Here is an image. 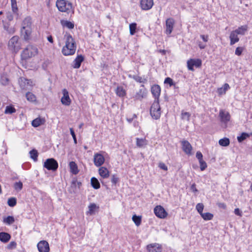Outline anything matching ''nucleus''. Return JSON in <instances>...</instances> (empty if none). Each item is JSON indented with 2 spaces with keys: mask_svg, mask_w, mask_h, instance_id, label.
<instances>
[{
  "mask_svg": "<svg viewBox=\"0 0 252 252\" xmlns=\"http://www.w3.org/2000/svg\"><path fill=\"white\" fill-rule=\"evenodd\" d=\"M65 40V45L63 47L62 52L64 56H70L74 54L76 51V43L72 36L66 33L64 36Z\"/></svg>",
  "mask_w": 252,
  "mask_h": 252,
  "instance_id": "nucleus-1",
  "label": "nucleus"
},
{
  "mask_svg": "<svg viewBox=\"0 0 252 252\" xmlns=\"http://www.w3.org/2000/svg\"><path fill=\"white\" fill-rule=\"evenodd\" d=\"M21 31L24 39L29 40L32 32V22L31 17H27L24 19L22 24Z\"/></svg>",
  "mask_w": 252,
  "mask_h": 252,
  "instance_id": "nucleus-2",
  "label": "nucleus"
},
{
  "mask_svg": "<svg viewBox=\"0 0 252 252\" xmlns=\"http://www.w3.org/2000/svg\"><path fill=\"white\" fill-rule=\"evenodd\" d=\"M37 53L38 49L36 47L29 45L23 51L21 57L23 60H27L36 55Z\"/></svg>",
  "mask_w": 252,
  "mask_h": 252,
  "instance_id": "nucleus-3",
  "label": "nucleus"
},
{
  "mask_svg": "<svg viewBox=\"0 0 252 252\" xmlns=\"http://www.w3.org/2000/svg\"><path fill=\"white\" fill-rule=\"evenodd\" d=\"M160 107L159 104V100H155L150 109V114L152 118L157 120L160 116Z\"/></svg>",
  "mask_w": 252,
  "mask_h": 252,
  "instance_id": "nucleus-4",
  "label": "nucleus"
},
{
  "mask_svg": "<svg viewBox=\"0 0 252 252\" xmlns=\"http://www.w3.org/2000/svg\"><path fill=\"white\" fill-rule=\"evenodd\" d=\"M8 46L9 50L17 52L21 47V44L19 41V37L13 36L8 41Z\"/></svg>",
  "mask_w": 252,
  "mask_h": 252,
  "instance_id": "nucleus-5",
  "label": "nucleus"
},
{
  "mask_svg": "<svg viewBox=\"0 0 252 252\" xmlns=\"http://www.w3.org/2000/svg\"><path fill=\"white\" fill-rule=\"evenodd\" d=\"M56 6L58 9L62 12L69 13L72 10V4L67 2L64 0H58L56 2Z\"/></svg>",
  "mask_w": 252,
  "mask_h": 252,
  "instance_id": "nucleus-6",
  "label": "nucleus"
},
{
  "mask_svg": "<svg viewBox=\"0 0 252 252\" xmlns=\"http://www.w3.org/2000/svg\"><path fill=\"white\" fill-rule=\"evenodd\" d=\"M44 167L49 170L55 171L58 167V163L55 159L48 158L44 162Z\"/></svg>",
  "mask_w": 252,
  "mask_h": 252,
  "instance_id": "nucleus-7",
  "label": "nucleus"
},
{
  "mask_svg": "<svg viewBox=\"0 0 252 252\" xmlns=\"http://www.w3.org/2000/svg\"><path fill=\"white\" fill-rule=\"evenodd\" d=\"M154 211L155 215L160 219H164L168 215L163 207L160 205L155 207Z\"/></svg>",
  "mask_w": 252,
  "mask_h": 252,
  "instance_id": "nucleus-8",
  "label": "nucleus"
},
{
  "mask_svg": "<svg viewBox=\"0 0 252 252\" xmlns=\"http://www.w3.org/2000/svg\"><path fill=\"white\" fill-rule=\"evenodd\" d=\"M19 83L21 88L23 90H30L32 86V82L25 78H21Z\"/></svg>",
  "mask_w": 252,
  "mask_h": 252,
  "instance_id": "nucleus-9",
  "label": "nucleus"
},
{
  "mask_svg": "<svg viewBox=\"0 0 252 252\" xmlns=\"http://www.w3.org/2000/svg\"><path fill=\"white\" fill-rule=\"evenodd\" d=\"M104 156L100 153H95L94 156V163L96 167L101 166L104 162Z\"/></svg>",
  "mask_w": 252,
  "mask_h": 252,
  "instance_id": "nucleus-10",
  "label": "nucleus"
},
{
  "mask_svg": "<svg viewBox=\"0 0 252 252\" xmlns=\"http://www.w3.org/2000/svg\"><path fill=\"white\" fill-rule=\"evenodd\" d=\"M148 252H161L162 246L158 243L150 244L147 246Z\"/></svg>",
  "mask_w": 252,
  "mask_h": 252,
  "instance_id": "nucleus-11",
  "label": "nucleus"
},
{
  "mask_svg": "<svg viewBox=\"0 0 252 252\" xmlns=\"http://www.w3.org/2000/svg\"><path fill=\"white\" fill-rule=\"evenodd\" d=\"M174 24V20L172 18H168L166 20L165 33L167 35H169L171 33L173 29Z\"/></svg>",
  "mask_w": 252,
  "mask_h": 252,
  "instance_id": "nucleus-12",
  "label": "nucleus"
},
{
  "mask_svg": "<svg viewBox=\"0 0 252 252\" xmlns=\"http://www.w3.org/2000/svg\"><path fill=\"white\" fill-rule=\"evenodd\" d=\"M37 248L39 252H49V244L46 241H41L37 244Z\"/></svg>",
  "mask_w": 252,
  "mask_h": 252,
  "instance_id": "nucleus-13",
  "label": "nucleus"
},
{
  "mask_svg": "<svg viewBox=\"0 0 252 252\" xmlns=\"http://www.w3.org/2000/svg\"><path fill=\"white\" fill-rule=\"evenodd\" d=\"M63 96L61 98V102L63 105L68 106L71 103V99L69 98L68 91L66 89L63 90Z\"/></svg>",
  "mask_w": 252,
  "mask_h": 252,
  "instance_id": "nucleus-14",
  "label": "nucleus"
},
{
  "mask_svg": "<svg viewBox=\"0 0 252 252\" xmlns=\"http://www.w3.org/2000/svg\"><path fill=\"white\" fill-rule=\"evenodd\" d=\"M181 144L183 151L187 155H191L192 148L190 144L187 140L182 141Z\"/></svg>",
  "mask_w": 252,
  "mask_h": 252,
  "instance_id": "nucleus-15",
  "label": "nucleus"
},
{
  "mask_svg": "<svg viewBox=\"0 0 252 252\" xmlns=\"http://www.w3.org/2000/svg\"><path fill=\"white\" fill-rule=\"evenodd\" d=\"M153 0H141L140 5L141 8L143 10H149L151 9L153 5Z\"/></svg>",
  "mask_w": 252,
  "mask_h": 252,
  "instance_id": "nucleus-16",
  "label": "nucleus"
},
{
  "mask_svg": "<svg viewBox=\"0 0 252 252\" xmlns=\"http://www.w3.org/2000/svg\"><path fill=\"white\" fill-rule=\"evenodd\" d=\"M219 116L222 122L226 123L230 120V116L229 113L225 110H220L219 113Z\"/></svg>",
  "mask_w": 252,
  "mask_h": 252,
  "instance_id": "nucleus-17",
  "label": "nucleus"
},
{
  "mask_svg": "<svg viewBox=\"0 0 252 252\" xmlns=\"http://www.w3.org/2000/svg\"><path fill=\"white\" fill-rule=\"evenodd\" d=\"M151 92L155 98V100L158 99L160 94V87L158 85H155L151 88Z\"/></svg>",
  "mask_w": 252,
  "mask_h": 252,
  "instance_id": "nucleus-18",
  "label": "nucleus"
},
{
  "mask_svg": "<svg viewBox=\"0 0 252 252\" xmlns=\"http://www.w3.org/2000/svg\"><path fill=\"white\" fill-rule=\"evenodd\" d=\"M146 94V90L144 88L140 89L133 96L134 99L141 100L145 96Z\"/></svg>",
  "mask_w": 252,
  "mask_h": 252,
  "instance_id": "nucleus-19",
  "label": "nucleus"
},
{
  "mask_svg": "<svg viewBox=\"0 0 252 252\" xmlns=\"http://www.w3.org/2000/svg\"><path fill=\"white\" fill-rule=\"evenodd\" d=\"M238 34L234 30L231 32L229 36L231 45L234 44L235 43L238 42L239 40V38L238 36Z\"/></svg>",
  "mask_w": 252,
  "mask_h": 252,
  "instance_id": "nucleus-20",
  "label": "nucleus"
},
{
  "mask_svg": "<svg viewBox=\"0 0 252 252\" xmlns=\"http://www.w3.org/2000/svg\"><path fill=\"white\" fill-rule=\"evenodd\" d=\"M98 208L99 207L97 206L95 204L91 203L88 206L89 210L87 212L86 214L87 215H93Z\"/></svg>",
  "mask_w": 252,
  "mask_h": 252,
  "instance_id": "nucleus-21",
  "label": "nucleus"
},
{
  "mask_svg": "<svg viewBox=\"0 0 252 252\" xmlns=\"http://www.w3.org/2000/svg\"><path fill=\"white\" fill-rule=\"evenodd\" d=\"M100 176L103 178H107L109 176V172L107 168L100 167L98 169Z\"/></svg>",
  "mask_w": 252,
  "mask_h": 252,
  "instance_id": "nucleus-22",
  "label": "nucleus"
},
{
  "mask_svg": "<svg viewBox=\"0 0 252 252\" xmlns=\"http://www.w3.org/2000/svg\"><path fill=\"white\" fill-rule=\"evenodd\" d=\"M84 61V57L82 55H79L74 60L73 62V67L74 68H78L80 67L81 63Z\"/></svg>",
  "mask_w": 252,
  "mask_h": 252,
  "instance_id": "nucleus-23",
  "label": "nucleus"
},
{
  "mask_svg": "<svg viewBox=\"0 0 252 252\" xmlns=\"http://www.w3.org/2000/svg\"><path fill=\"white\" fill-rule=\"evenodd\" d=\"M45 120L44 118L38 117L32 121V125L33 127H37L45 123Z\"/></svg>",
  "mask_w": 252,
  "mask_h": 252,
  "instance_id": "nucleus-24",
  "label": "nucleus"
},
{
  "mask_svg": "<svg viewBox=\"0 0 252 252\" xmlns=\"http://www.w3.org/2000/svg\"><path fill=\"white\" fill-rule=\"evenodd\" d=\"M11 238L9 234L6 232H0V241L3 243H7Z\"/></svg>",
  "mask_w": 252,
  "mask_h": 252,
  "instance_id": "nucleus-25",
  "label": "nucleus"
},
{
  "mask_svg": "<svg viewBox=\"0 0 252 252\" xmlns=\"http://www.w3.org/2000/svg\"><path fill=\"white\" fill-rule=\"evenodd\" d=\"M136 145L139 148H144L148 144V141L145 138H137Z\"/></svg>",
  "mask_w": 252,
  "mask_h": 252,
  "instance_id": "nucleus-26",
  "label": "nucleus"
},
{
  "mask_svg": "<svg viewBox=\"0 0 252 252\" xmlns=\"http://www.w3.org/2000/svg\"><path fill=\"white\" fill-rule=\"evenodd\" d=\"M69 168L70 170V172L72 173L73 174H77L79 172V170L78 169V166L77 164L74 161H71L69 162Z\"/></svg>",
  "mask_w": 252,
  "mask_h": 252,
  "instance_id": "nucleus-27",
  "label": "nucleus"
},
{
  "mask_svg": "<svg viewBox=\"0 0 252 252\" xmlns=\"http://www.w3.org/2000/svg\"><path fill=\"white\" fill-rule=\"evenodd\" d=\"M61 24L63 27H66L69 29H72L74 27L73 23L67 20H61Z\"/></svg>",
  "mask_w": 252,
  "mask_h": 252,
  "instance_id": "nucleus-28",
  "label": "nucleus"
},
{
  "mask_svg": "<svg viewBox=\"0 0 252 252\" xmlns=\"http://www.w3.org/2000/svg\"><path fill=\"white\" fill-rule=\"evenodd\" d=\"M248 29V27L247 25H243L239 27L237 29L235 30V31L238 34L243 35L247 32Z\"/></svg>",
  "mask_w": 252,
  "mask_h": 252,
  "instance_id": "nucleus-29",
  "label": "nucleus"
},
{
  "mask_svg": "<svg viewBox=\"0 0 252 252\" xmlns=\"http://www.w3.org/2000/svg\"><path fill=\"white\" fill-rule=\"evenodd\" d=\"M15 219L12 216H8L3 218V222L7 225H11L14 223Z\"/></svg>",
  "mask_w": 252,
  "mask_h": 252,
  "instance_id": "nucleus-30",
  "label": "nucleus"
},
{
  "mask_svg": "<svg viewBox=\"0 0 252 252\" xmlns=\"http://www.w3.org/2000/svg\"><path fill=\"white\" fill-rule=\"evenodd\" d=\"M91 185L95 189H98L100 188V184L98 180L95 177H92L91 180Z\"/></svg>",
  "mask_w": 252,
  "mask_h": 252,
  "instance_id": "nucleus-31",
  "label": "nucleus"
},
{
  "mask_svg": "<svg viewBox=\"0 0 252 252\" xmlns=\"http://www.w3.org/2000/svg\"><path fill=\"white\" fill-rule=\"evenodd\" d=\"M26 97L27 98V99L28 101H31V102H34L36 101V96L35 95L33 94L31 92H28L26 94Z\"/></svg>",
  "mask_w": 252,
  "mask_h": 252,
  "instance_id": "nucleus-32",
  "label": "nucleus"
},
{
  "mask_svg": "<svg viewBox=\"0 0 252 252\" xmlns=\"http://www.w3.org/2000/svg\"><path fill=\"white\" fill-rule=\"evenodd\" d=\"M116 93L118 96L120 97H123L126 94V92L122 87H117L116 90Z\"/></svg>",
  "mask_w": 252,
  "mask_h": 252,
  "instance_id": "nucleus-33",
  "label": "nucleus"
},
{
  "mask_svg": "<svg viewBox=\"0 0 252 252\" xmlns=\"http://www.w3.org/2000/svg\"><path fill=\"white\" fill-rule=\"evenodd\" d=\"M219 143L221 146H227L229 145L230 141L227 138H223L219 140Z\"/></svg>",
  "mask_w": 252,
  "mask_h": 252,
  "instance_id": "nucleus-34",
  "label": "nucleus"
},
{
  "mask_svg": "<svg viewBox=\"0 0 252 252\" xmlns=\"http://www.w3.org/2000/svg\"><path fill=\"white\" fill-rule=\"evenodd\" d=\"M201 216L204 220H211L213 218V215L210 213H203L201 215Z\"/></svg>",
  "mask_w": 252,
  "mask_h": 252,
  "instance_id": "nucleus-35",
  "label": "nucleus"
},
{
  "mask_svg": "<svg viewBox=\"0 0 252 252\" xmlns=\"http://www.w3.org/2000/svg\"><path fill=\"white\" fill-rule=\"evenodd\" d=\"M132 220L136 226H138L141 224V217L140 216H137L136 215H134L132 216Z\"/></svg>",
  "mask_w": 252,
  "mask_h": 252,
  "instance_id": "nucleus-36",
  "label": "nucleus"
},
{
  "mask_svg": "<svg viewBox=\"0 0 252 252\" xmlns=\"http://www.w3.org/2000/svg\"><path fill=\"white\" fill-rule=\"evenodd\" d=\"M30 157L34 161L37 160L38 153L36 150H32L30 152Z\"/></svg>",
  "mask_w": 252,
  "mask_h": 252,
  "instance_id": "nucleus-37",
  "label": "nucleus"
},
{
  "mask_svg": "<svg viewBox=\"0 0 252 252\" xmlns=\"http://www.w3.org/2000/svg\"><path fill=\"white\" fill-rule=\"evenodd\" d=\"M17 200L15 197H11L8 199L7 204L10 207H14L16 205Z\"/></svg>",
  "mask_w": 252,
  "mask_h": 252,
  "instance_id": "nucleus-38",
  "label": "nucleus"
},
{
  "mask_svg": "<svg viewBox=\"0 0 252 252\" xmlns=\"http://www.w3.org/2000/svg\"><path fill=\"white\" fill-rule=\"evenodd\" d=\"M137 24L135 23H131L129 25V32L131 35H133L135 33Z\"/></svg>",
  "mask_w": 252,
  "mask_h": 252,
  "instance_id": "nucleus-39",
  "label": "nucleus"
},
{
  "mask_svg": "<svg viewBox=\"0 0 252 252\" xmlns=\"http://www.w3.org/2000/svg\"><path fill=\"white\" fill-rule=\"evenodd\" d=\"M249 137V134L248 133L243 132L241 134L240 136L237 137V140L239 142H242L243 140H244Z\"/></svg>",
  "mask_w": 252,
  "mask_h": 252,
  "instance_id": "nucleus-40",
  "label": "nucleus"
},
{
  "mask_svg": "<svg viewBox=\"0 0 252 252\" xmlns=\"http://www.w3.org/2000/svg\"><path fill=\"white\" fill-rule=\"evenodd\" d=\"M14 188L16 190L20 191L23 189V183L21 181L16 182L14 184Z\"/></svg>",
  "mask_w": 252,
  "mask_h": 252,
  "instance_id": "nucleus-41",
  "label": "nucleus"
},
{
  "mask_svg": "<svg viewBox=\"0 0 252 252\" xmlns=\"http://www.w3.org/2000/svg\"><path fill=\"white\" fill-rule=\"evenodd\" d=\"M15 109L11 106H7L6 107L4 113L5 114H12L15 112Z\"/></svg>",
  "mask_w": 252,
  "mask_h": 252,
  "instance_id": "nucleus-42",
  "label": "nucleus"
},
{
  "mask_svg": "<svg viewBox=\"0 0 252 252\" xmlns=\"http://www.w3.org/2000/svg\"><path fill=\"white\" fill-rule=\"evenodd\" d=\"M196 209L198 212L201 215L203 213V210L204 209V205L202 203H198L196 206Z\"/></svg>",
  "mask_w": 252,
  "mask_h": 252,
  "instance_id": "nucleus-43",
  "label": "nucleus"
},
{
  "mask_svg": "<svg viewBox=\"0 0 252 252\" xmlns=\"http://www.w3.org/2000/svg\"><path fill=\"white\" fill-rule=\"evenodd\" d=\"M190 115L188 112H182L181 114V118L183 120L189 121V120Z\"/></svg>",
  "mask_w": 252,
  "mask_h": 252,
  "instance_id": "nucleus-44",
  "label": "nucleus"
},
{
  "mask_svg": "<svg viewBox=\"0 0 252 252\" xmlns=\"http://www.w3.org/2000/svg\"><path fill=\"white\" fill-rule=\"evenodd\" d=\"M200 168L201 171L204 170L207 167V163L203 159L199 161Z\"/></svg>",
  "mask_w": 252,
  "mask_h": 252,
  "instance_id": "nucleus-45",
  "label": "nucleus"
},
{
  "mask_svg": "<svg viewBox=\"0 0 252 252\" xmlns=\"http://www.w3.org/2000/svg\"><path fill=\"white\" fill-rule=\"evenodd\" d=\"M164 84H169L170 87L175 85V83L173 82V80L169 77L166 78L164 80Z\"/></svg>",
  "mask_w": 252,
  "mask_h": 252,
  "instance_id": "nucleus-46",
  "label": "nucleus"
},
{
  "mask_svg": "<svg viewBox=\"0 0 252 252\" xmlns=\"http://www.w3.org/2000/svg\"><path fill=\"white\" fill-rule=\"evenodd\" d=\"M187 66L189 70L193 71L194 70L193 69V63L192 61V59H190L187 62Z\"/></svg>",
  "mask_w": 252,
  "mask_h": 252,
  "instance_id": "nucleus-47",
  "label": "nucleus"
},
{
  "mask_svg": "<svg viewBox=\"0 0 252 252\" xmlns=\"http://www.w3.org/2000/svg\"><path fill=\"white\" fill-rule=\"evenodd\" d=\"M17 244L14 241H11L9 243V244L7 245V248L9 250H12L16 248Z\"/></svg>",
  "mask_w": 252,
  "mask_h": 252,
  "instance_id": "nucleus-48",
  "label": "nucleus"
},
{
  "mask_svg": "<svg viewBox=\"0 0 252 252\" xmlns=\"http://www.w3.org/2000/svg\"><path fill=\"white\" fill-rule=\"evenodd\" d=\"M194 66L199 67L201 65V61L199 59H192Z\"/></svg>",
  "mask_w": 252,
  "mask_h": 252,
  "instance_id": "nucleus-49",
  "label": "nucleus"
},
{
  "mask_svg": "<svg viewBox=\"0 0 252 252\" xmlns=\"http://www.w3.org/2000/svg\"><path fill=\"white\" fill-rule=\"evenodd\" d=\"M244 50V48L242 47H237L235 52V54L237 56H240Z\"/></svg>",
  "mask_w": 252,
  "mask_h": 252,
  "instance_id": "nucleus-50",
  "label": "nucleus"
},
{
  "mask_svg": "<svg viewBox=\"0 0 252 252\" xmlns=\"http://www.w3.org/2000/svg\"><path fill=\"white\" fill-rule=\"evenodd\" d=\"M8 79L5 76H2L1 78L0 83L3 85H6L8 84Z\"/></svg>",
  "mask_w": 252,
  "mask_h": 252,
  "instance_id": "nucleus-51",
  "label": "nucleus"
},
{
  "mask_svg": "<svg viewBox=\"0 0 252 252\" xmlns=\"http://www.w3.org/2000/svg\"><path fill=\"white\" fill-rule=\"evenodd\" d=\"M70 134L73 138L74 143L76 144L77 143V139L76 138V136H75L74 131L72 128H70Z\"/></svg>",
  "mask_w": 252,
  "mask_h": 252,
  "instance_id": "nucleus-52",
  "label": "nucleus"
},
{
  "mask_svg": "<svg viewBox=\"0 0 252 252\" xmlns=\"http://www.w3.org/2000/svg\"><path fill=\"white\" fill-rule=\"evenodd\" d=\"M158 166L160 168L165 171H167L168 170L167 166L163 162H159Z\"/></svg>",
  "mask_w": 252,
  "mask_h": 252,
  "instance_id": "nucleus-53",
  "label": "nucleus"
},
{
  "mask_svg": "<svg viewBox=\"0 0 252 252\" xmlns=\"http://www.w3.org/2000/svg\"><path fill=\"white\" fill-rule=\"evenodd\" d=\"M196 157L199 161L203 159V155L200 152L196 153Z\"/></svg>",
  "mask_w": 252,
  "mask_h": 252,
  "instance_id": "nucleus-54",
  "label": "nucleus"
},
{
  "mask_svg": "<svg viewBox=\"0 0 252 252\" xmlns=\"http://www.w3.org/2000/svg\"><path fill=\"white\" fill-rule=\"evenodd\" d=\"M11 7H12V10L13 12L14 13H16L18 10L17 3L15 4H12Z\"/></svg>",
  "mask_w": 252,
  "mask_h": 252,
  "instance_id": "nucleus-55",
  "label": "nucleus"
},
{
  "mask_svg": "<svg viewBox=\"0 0 252 252\" xmlns=\"http://www.w3.org/2000/svg\"><path fill=\"white\" fill-rule=\"evenodd\" d=\"M234 213H235V215H238V216H240V217H241L242 215V213L241 212V211L239 210V208H236L234 210Z\"/></svg>",
  "mask_w": 252,
  "mask_h": 252,
  "instance_id": "nucleus-56",
  "label": "nucleus"
},
{
  "mask_svg": "<svg viewBox=\"0 0 252 252\" xmlns=\"http://www.w3.org/2000/svg\"><path fill=\"white\" fill-rule=\"evenodd\" d=\"M111 181L113 184H116L118 181V178H117L115 175H113L111 179Z\"/></svg>",
  "mask_w": 252,
  "mask_h": 252,
  "instance_id": "nucleus-57",
  "label": "nucleus"
},
{
  "mask_svg": "<svg viewBox=\"0 0 252 252\" xmlns=\"http://www.w3.org/2000/svg\"><path fill=\"white\" fill-rule=\"evenodd\" d=\"M200 37L205 42H207L208 40V35H201Z\"/></svg>",
  "mask_w": 252,
  "mask_h": 252,
  "instance_id": "nucleus-58",
  "label": "nucleus"
},
{
  "mask_svg": "<svg viewBox=\"0 0 252 252\" xmlns=\"http://www.w3.org/2000/svg\"><path fill=\"white\" fill-rule=\"evenodd\" d=\"M222 88L223 90L225 93L226 91L229 88V85L228 84L225 83V84H224V85H223V87H222Z\"/></svg>",
  "mask_w": 252,
  "mask_h": 252,
  "instance_id": "nucleus-59",
  "label": "nucleus"
},
{
  "mask_svg": "<svg viewBox=\"0 0 252 252\" xmlns=\"http://www.w3.org/2000/svg\"><path fill=\"white\" fill-rule=\"evenodd\" d=\"M218 93L219 94L221 95L225 94V92L223 90L222 88H220L218 89Z\"/></svg>",
  "mask_w": 252,
  "mask_h": 252,
  "instance_id": "nucleus-60",
  "label": "nucleus"
},
{
  "mask_svg": "<svg viewBox=\"0 0 252 252\" xmlns=\"http://www.w3.org/2000/svg\"><path fill=\"white\" fill-rule=\"evenodd\" d=\"M218 205L219 207L223 209H225L226 207V205L224 203H219Z\"/></svg>",
  "mask_w": 252,
  "mask_h": 252,
  "instance_id": "nucleus-61",
  "label": "nucleus"
},
{
  "mask_svg": "<svg viewBox=\"0 0 252 252\" xmlns=\"http://www.w3.org/2000/svg\"><path fill=\"white\" fill-rule=\"evenodd\" d=\"M190 189L191 190H192L193 191H195V192H196L197 191V189H196V186H195V184H193L191 185V187H190Z\"/></svg>",
  "mask_w": 252,
  "mask_h": 252,
  "instance_id": "nucleus-62",
  "label": "nucleus"
},
{
  "mask_svg": "<svg viewBox=\"0 0 252 252\" xmlns=\"http://www.w3.org/2000/svg\"><path fill=\"white\" fill-rule=\"evenodd\" d=\"M198 46L201 49H204L206 46V44H202L200 42H199Z\"/></svg>",
  "mask_w": 252,
  "mask_h": 252,
  "instance_id": "nucleus-63",
  "label": "nucleus"
},
{
  "mask_svg": "<svg viewBox=\"0 0 252 252\" xmlns=\"http://www.w3.org/2000/svg\"><path fill=\"white\" fill-rule=\"evenodd\" d=\"M47 40L50 42V43H53V37L51 35L48 36L47 37Z\"/></svg>",
  "mask_w": 252,
  "mask_h": 252,
  "instance_id": "nucleus-64",
  "label": "nucleus"
}]
</instances>
